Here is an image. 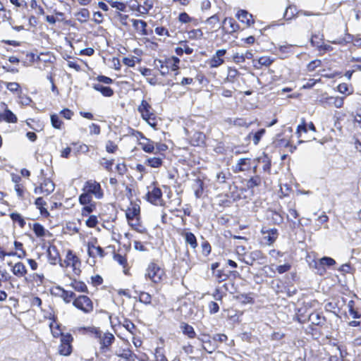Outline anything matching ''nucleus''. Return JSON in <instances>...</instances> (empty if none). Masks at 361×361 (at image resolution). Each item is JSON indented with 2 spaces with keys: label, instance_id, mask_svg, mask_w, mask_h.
Instances as JSON below:
<instances>
[{
  "label": "nucleus",
  "instance_id": "nucleus-34",
  "mask_svg": "<svg viewBox=\"0 0 361 361\" xmlns=\"http://www.w3.org/2000/svg\"><path fill=\"white\" fill-rule=\"evenodd\" d=\"M226 121L229 123H233L234 126H240V127H245L248 128L251 123H247L246 121L243 118H236L234 121H232L231 118H228Z\"/></svg>",
  "mask_w": 361,
  "mask_h": 361
},
{
  "label": "nucleus",
  "instance_id": "nucleus-47",
  "mask_svg": "<svg viewBox=\"0 0 361 361\" xmlns=\"http://www.w3.org/2000/svg\"><path fill=\"white\" fill-rule=\"evenodd\" d=\"M264 133H265V130L264 129H260L257 133L253 134L252 140H253V142H254V144L255 145H257L259 142V141L261 140V137L263 136V135Z\"/></svg>",
  "mask_w": 361,
  "mask_h": 361
},
{
  "label": "nucleus",
  "instance_id": "nucleus-42",
  "mask_svg": "<svg viewBox=\"0 0 361 361\" xmlns=\"http://www.w3.org/2000/svg\"><path fill=\"white\" fill-rule=\"evenodd\" d=\"M61 290V297L66 302H69L71 299L75 297V294L72 291H68L63 288H60Z\"/></svg>",
  "mask_w": 361,
  "mask_h": 361
},
{
  "label": "nucleus",
  "instance_id": "nucleus-53",
  "mask_svg": "<svg viewBox=\"0 0 361 361\" xmlns=\"http://www.w3.org/2000/svg\"><path fill=\"white\" fill-rule=\"evenodd\" d=\"M291 268V265L288 263L283 264V265H279L276 267V269L279 274H283L285 272L288 271Z\"/></svg>",
  "mask_w": 361,
  "mask_h": 361
},
{
  "label": "nucleus",
  "instance_id": "nucleus-17",
  "mask_svg": "<svg viewBox=\"0 0 361 361\" xmlns=\"http://www.w3.org/2000/svg\"><path fill=\"white\" fill-rule=\"evenodd\" d=\"M49 262L51 264H56L59 260V254L56 246H49L47 250Z\"/></svg>",
  "mask_w": 361,
  "mask_h": 361
},
{
  "label": "nucleus",
  "instance_id": "nucleus-25",
  "mask_svg": "<svg viewBox=\"0 0 361 361\" xmlns=\"http://www.w3.org/2000/svg\"><path fill=\"white\" fill-rule=\"evenodd\" d=\"M204 183L200 179H196L195 185L193 186L194 191H195V195L196 198H200L202 196L203 191H204Z\"/></svg>",
  "mask_w": 361,
  "mask_h": 361
},
{
  "label": "nucleus",
  "instance_id": "nucleus-29",
  "mask_svg": "<svg viewBox=\"0 0 361 361\" xmlns=\"http://www.w3.org/2000/svg\"><path fill=\"white\" fill-rule=\"evenodd\" d=\"M161 157H149L146 159V164L153 168H159L162 165Z\"/></svg>",
  "mask_w": 361,
  "mask_h": 361
},
{
  "label": "nucleus",
  "instance_id": "nucleus-62",
  "mask_svg": "<svg viewBox=\"0 0 361 361\" xmlns=\"http://www.w3.org/2000/svg\"><path fill=\"white\" fill-rule=\"evenodd\" d=\"M60 114L66 119H71L73 115V112L69 109H64L60 111Z\"/></svg>",
  "mask_w": 361,
  "mask_h": 361
},
{
  "label": "nucleus",
  "instance_id": "nucleus-11",
  "mask_svg": "<svg viewBox=\"0 0 361 361\" xmlns=\"http://www.w3.org/2000/svg\"><path fill=\"white\" fill-rule=\"evenodd\" d=\"M235 16L240 22L245 23L247 26H250L254 23L252 15L245 10H239Z\"/></svg>",
  "mask_w": 361,
  "mask_h": 361
},
{
  "label": "nucleus",
  "instance_id": "nucleus-19",
  "mask_svg": "<svg viewBox=\"0 0 361 361\" xmlns=\"http://www.w3.org/2000/svg\"><path fill=\"white\" fill-rule=\"evenodd\" d=\"M308 320L314 325H322L325 322V318L318 312H312L308 317Z\"/></svg>",
  "mask_w": 361,
  "mask_h": 361
},
{
  "label": "nucleus",
  "instance_id": "nucleus-52",
  "mask_svg": "<svg viewBox=\"0 0 361 361\" xmlns=\"http://www.w3.org/2000/svg\"><path fill=\"white\" fill-rule=\"evenodd\" d=\"M140 301L145 304H149L151 302V295L145 292H142L140 295Z\"/></svg>",
  "mask_w": 361,
  "mask_h": 361
},
{
  "label": "nucleus",
  "instance_id": "nucleus-18",
  "mask_svg": "<svg viewBox=\"0 0 361 361\" xmlns=\"http://www.w3.org/2000/svg\"><path fill=\"white\" fill-rule=\"evenodd\" d=\"M92 87L95 90L100 92L105 97H111L114 94V90L111 87H105L101 83H94Z\"/></svg>",
  "mask_w": 361,
  "mask_h": 361
},
{
  "label": "nucleus",
  "instance_id": "nucleus-1",
  "mask_svg": "<svg viewBox=\"0 0 361 361\" xmlns=\"http://www.w3.org/2000/svg\"><path fill=\"white\" fill-rule=\"evenodd\" d=\"M180 59L178 57L173 56L171 58L162 59H157L154 61L155 67L160 71L162 75H166L169 71H176L178 68Z\"/></svg>",
  "mask_w": 361,
  "mask_h": 361
},
{
  "label": "nucleus",
  "instance_id": "nucleus-4",
  "mask_svg": "<svg viewBox=\"0 0 361 361\" xmlns=\"http://www.w3.org/2000/svg\"><path fill=\"white\" fill-rule=\"evenodd\" d=\"M99 339V342L101 345L100 350L102 352H106L109 350L110 346L115 341L114 336L110 332H102L100 331V336L96 337Z\"/></svg>",
  "mask_w": 361,
  "mask_h": 361
},
{
  "label": "nucleus",
  "instance_id": "nucleus-51",
  "mask_svg": "<svg viewBox=\"0 0 361 361\" xmlns=\"http://www.w3.org/2000/svg\"><path fill=\"white\" fill-rule=\"evenodd\" d=\"M301 132H304V133L307 132V124L305 123V119L302 120L301 124L299 125L297 128L296 133L298 134V137H300Z\"/></svg>",
  "mask_w": 361,
  "mask_h": 361
},
{
  "label": "nucleus",
  "instance_id": "nucleus-9",
  "mask_svg": "<svg viewBox=\"0 0 361 361\" xmlns=\"http://www.w3.org/2000/svg\"><path fill=\"white\" fill-rule=\"evenodd\" d=\"M223 26L221 29L227 33H232L239 29L238 24L232 18H226L222 22Z\"/></svg>",
  "mask_w": 361,
  "mask_h": 361
},
{
  "label": "nucleus",
  "instance_id": "nucleus-63",
  "mask_svg": "<svg viewBox=\"0 0 361 361\" xmlns=\"http://www.w3.org/2000/svg\"><path fill=\"white\" fill-rule=\"evenodd\" d=\"M209 309L211 314H215L219 310V305L216 302H210L209 304Z\"/></svg>",
  "mask_w": 361,
  "mask_h": 361
},
{
  "label": "nucleus",
  "instance_id": "nucleus-5",
  "mask_svg": "<svg viewBox=\"0 0 361 361\" xmlns=\"http://www.w3.org/2000/svg\"><path fill=\"white\" fill-rule=\"evenodd\" d=\"M83 191H85L91 195H94L97 199H100L103 196L100 184L94 180L87 181L83 188Z\"/></svg>",
  "mask_w": 361,
  "mask_h": 361
},
{
  "label": "nucleus",
  "instance_id": "nucleus-6",
  "mask_svg": "<svg viewBox=\"0 0 361 361\" xmlns=\"http://www.w3.org/2000/svg\"><path fill=\"white\" fill-rule=\"evenodd\" d=\"M126 215L129 224L131 226H135L136 224H134L133 221L135 220L137 221L139 219L140 206L137 204H131V207L126 210Z\"/></svg>",
  "mask_w": 361,
  "mask_h": 361
},
{
  "label": "nucleus",
  "instance_id": "nucleus-31",
  "mask_svg": "<svg viewBox=\"0 0 361 361\" xmlns=\"http://www.w3.org/2000/svg\"><path fill=\"white\" fill-rule=\"evenodd\" d=\"M261 252L259 251L252 252L248 256L243 259V262L248 265H252L254 261L259 258Z\"/></svg>",
  "mask_w": 361,
  "mask_h": 361
},
{
  "label": "nucleus",
  "instance_id": "nucleus-23",
  "mask_svg": "<svg viewBox=\"0 0 361 361\" xmlns=\"http://www.w3.org/2000/svg\"><path fill=\"white\" fill-rule=\"evenodd\" d=\"M133 25L135 29L140 32L142 35H146L147 32H146L147 23L142 20H133Z\"/></svg>",
  "mask_w": 361,
  "mask_h": 361
},
{
  "label": "nucleus",
  "instance_id": "nucleus-7",
  "mask_svg": "<svg viewBox=\"0 0 361 361\" xmlns=\"http://www.w3.org/2000/svg\"><path fill=\"white\" fill-rule=\"evenodd\" d=\"M65 262L67 263V266H71L73 267L75 274H78L80 272L79 268L80 266V261L79 258L72 252V251L69 250L68 252Z\"/></svg>",
  "mask_w": 361,
  "mask_h": 361
},
{
  "label": "nucleus",
  "instance_id": "nucleus-41",
  "mask_svg": "<svg viewBox=\"0 0 361 361\" xmlns=\"http://www.w3.org/2000/svg\"><path fill=\"white\" fill-rule=\"evenodd\" d=\"M224 62V59L214 55L212 58L208 61V63L211 68H217L219 66H221Z\"/></svg>",
  "mask_w": 361,
  "mask_h": 361
},
{
  "label": "nucleus",
  "instance_id": "nucleus-21",
  "mask_svg": "<svg viewBox=\"0 0 361 361\" xmlns=\"http://www.w3.org/2000/svg\"><path fill=\"white\" fill-rule=\"evenodd\" d=\"M180 328L181 329L183 334L188 336L190 338H193L196 336V333L193 327L186 323L182 322Z\"/></svg>",
  "mask_w": 361,
  "mask_h": 361
},
{
  "label": "nucleus",
  "instance_id": "nucleus-26",
  "mask_svg": "<svg viewBox=\"0 0 361 361\" xmlns=\"http://www.w3.org/2000/svg\"><path fill=\"white\" fill-rule=\"evenodd\" d=\"M263 233H267V235L264 237L267 240L269 244L273 243L278 238L279 233L276 228H271L267 231H262Z\"/></svg>",
  "mask_w": 361,
  "mask_h": 361
},
{
  "label": "nucleus",
  "instance_id": "nucleus-44",
  "mask_svg": "<svg viewBox=\"0 0 361 361\" xmlns=\"http://www.w3.org/2000/svg\"><path fill=\"white\" fill-rule=\"evenodd\" d=\"M152 8V5L145 1L143 5H137V11L142 14H146Z\"/></svg>",
  "mask_w": 361,
  "mask_h": 361
},
{
  "label": "nucleus",
  "instance_id": "nucleus-14",
  "mask_svg": "<svg viewBox=\"0 0 361 361\" xmlns=\"http://www.w3.org/2000/svg\"><path fill=\"white\" fill-rule=\"evenodd\" d=\"M55 185L49 178H47L40 185L39 189L41 192H44L46 195H49L54 190Z\"/></svg>",
  "mask_w": 361,
  "mask_h": 361
},
{
  "label": "nucleus",
  "instance_id": "nucleus-2",
  "mask_svg": "<svg viewBox=\"0 0 361 361\" xmlns=\"http://www.w3.org/2000/svg\"><path fill=\"white\" fill-rule=\"evenodd\" d=\"M164 275V271L158 264L152 262L148 265L146 277L154 283H159Z\"/></svg>",
  "mask_w": 361,
  "mask_h": 361
},
{
  "label": "nucleus",
  "instance_id": "nucleus-50",
  "mask_svg": "<svg viewBox=\"0 0 361 361\" xmlns=\"http://www.w3.org/2000/svg\"><path fill=\"white\" fill-rule=\"evenodd\" d=\"M97 223V218L94 215L90 216L86 221V225L90 228L95 227Z\"/></svg>",
  "mask_w": 361,
  "mask_h": 361
},
{
  "label": "nucleus",
  "instance_id": "nucleus-64",
  "mask_svg": "<svg viewBox=\"0 0 361 361\" xmlns=\"http://www.w3.org/2000/svg\"><path fill=\"white\" fill-rule=\"evenodd\" d=\"M117 149V146L112 141H108L106 145V149L109 153H114Z\"/></svg>",
  "mask_w": 361,
  "mask_h": 361
},
{
  "label": "nucleus",
  "instance_id": "nucleus-48",
  "mask_svg": "<svg viewBox=\"0 0 361 361\" xmlns=\"http://www.w3.org/2000/svg\"><path fill=\"white\" fill-rule=\"evenodd\" d=\"M273 62V60L267 56H262L258 60V63L260 66H264L266 67L269 66Z\"/></svg>",
  "mask_w": 361,
  "mask_h": 361
},
{
  "label": "nucleus",
  "instance_id": "nucleus-15",
  "mask_svg": "<svg viewBox=\"0 0 361 361\" xmlns=\"http://www.w3.org/2000/svg\"><path fill=\"white\" fill-rule=\"evenodd\" d=\"M181 235L185 238V243L192 248L197 247V241L195 235L191 232H183Z\"/></svg>",
  "mask_w": 361,
  "mask_h": 361
},
{
  "label": "nucleus",
  "instance_id": "nucleus-8",
  "mask_svg": "<svg viewBox=\"0 0 361 361\" xmlns=\"http://www.w3.org/2000/svg\"><path fill=\"white\" fill-rule=\"evenodd\" d=\"M147 199L151 203L158 205L162 202V192L159 188H153L151 191L147 193Z\"/></svg>",
  "mask_w": 361,
  "mask_h": 361
},
{
  "label": "nucleus",
  "instance_id": "nucleus-37",
  "mask_svg": "<svg viewBox=\"0 0 361 361\" xmlns=\"http://www.w3.org/2000/svg\"><path fill=\"white\" fill-rule=\"evenodd\" d=\"M51 123L52 126L56 129H61L63 125V121L57 114L51 115Z\"/></svg>",
  "mask_w": 361,
  "mask_h": 361
},
{
  "label": "nucleus",
  "instance_id": "nucleus-12",
  "mask_svg": "<svg viewBox=\"0 0 361 361\" xmlns=\"http://www.w3.org/2000/svg\"><path fill=\"white\" fill-rule=\"evenodd\" d=\"M140 137L143 140L139 142V145L142 147V149L147 153H152L154 150V142L150 140L149 139L143 136V135L139 133Z\"/></svg>",
  "mask_w": 361,
  "mask_h": 361
},
{
  "label": "nucleus",
  "instance_id": "nucleus-43",
  "mask_svg": "<svg viewBox=\"0 0 361 361\" xmlns=\"http://www.w3.org/2000/svg\"><path fill=\"white\" fill-rule=\"evenodd\" d=\"M7 89L11 92H21L20 86L18 82H6Z\"/></svg>",
  "mask_w": 361,
  "mask_h": 361
},
{
  "label": "nucleus",
  "instance_id": "nucleus-46",
  "mask_svg": "<svg viewBox=\"0 0 361 361\" xmlns=\"http://www.w3.org/2000/svg\"><path fill=\"white\" fill-rule=\"evenodd\" d=\"M83 329L87 332L92 334H94L95 338L100 336V330L99 328L95 326H88V327H84Z\"/></svg>",
  "mask_w": 361,
  "mask_h": 361
},
{
  "label": "nucleus",
  "instance_id": "nucleus-22",
  "mask_svg": "<svg viewBox=\"0 0 361 361\" xmlns=\"http://www.w3.org/2000/svg\"><path fill=\"white\" fill-rule=\"evenodd\" d=\"M348 312L354 319H361V310L355 307V302L350 300L348 303Z\"/></svg>",
  "mask_w": 361,
  "mask_h": 361
},
{
  "label": "nucleus",
  "instance_id": "nucleus-38",
  "mask_svg": "<svg viewBox=\"0 0 361 361\" xmlns=\"http://www.w3.org/2000/svg\"><path fill=\"white\" fill-rule=\"evenodd\" d=\"M336 264V261L329 257H324L320 259L319 262H318V266H321V264L324 267H330Z\"/></svg>",
  "mask_w": 361,
  "mask_h": 361
},
{
  "label": "nucleus",
  "instance_id": "nucleus-45",
  "mask_svg": "<svg viewBox=\"0 0 361 361\" xmlns=\"http://www.w3.org/2000/svg\"><path fill=\"white\" fill-rule=\"evenodd\" d=\"M35 204L36 206L37 207V208H39L40 209V212L42 214H49L48 212L47 211L46 209H44L42 206L44 204H45V202L44 201V200L42 199V197H37L35 200Z\"/></svg>",
  "mask_w": 361,
  "mask_h": 361
},
{
  "label": "nucleus",
  "instance_id": "nucleus-61",
  "mask_svg": "<svg viewBox=\"0 0 361 361\" xmlns=\"http://www.w3.org/2000/svg\"><path fill=\"white\" fill-rule=\"evenodd\" d=\"M154 32L157 35H160V36H163V35L169 36L168 30H166L164 27H157L154 30Z\"/></svg>",
  "mask_w": 361,
  "mask_h": 361
},
{
  "label": "nucleus",
  "instance_id": "nucleus-36",
  "mask_svg": "<svg viewBox=\"0 0 361 361\" xmlns=\"http://www.w3.org/2000/svg\"><path fill=\"white\" fill-rule=\"evenodd\" d=\"M59 353L62 355H68L71 353V345L68 343H63L59 348Z\"/></svg>",
  "mask_w": 361,
  "mask_h": 361
},
{
  "label": "nucleus",
  "instance_id": "nucleus-16",
  "mask_svg": "<svg viewBox=\"0 0 361 361\" xmlns=\"http://www.w3.org/2000/svg\"><path fill=\"white\" fill-rule=\"evenodd\" d=\"M88 255L90 257H95L99 255L101 257L104 256V250L100 246H95L93 244L88 243Z\"/></svg>",
  "mask_w": 361,
  "mask_h": 361
},
{
  "label": "nucleus",
  "instance_id": "nucleus-30",
  "mask_svg": "<svg viewBox=\"0 0 361 361\" xmlns=\"http://www.w3.org/2000/svg\"><path fill=\"white\" fill-rule=\"evenodd\" d=\"M71 286L78 292L86 293L87 292V287L84 282L73 280L71 283Z\"/></svg>",
  "mask_w": 361,
  "mask_h": 361
},
{
  "label": "nucleus",
  "instance_id": "nucleus-39",
  "mask_svg": "<svg viewBox=\"0 0 361 361\" xmlns=\"http://www.w3.org/2000/svg\"><path fill=\"white\" fill-rule=\"evenodd\" d=\"M10 217L13 221L18 222L20 228H23L25 226V221L20 214L11 213L10 214Z\"/></svg>",
  "mask_w": 361,
  "mask_h": 361
},
{
  "label": "nucleus",
  "instance_id": "nucleus-40",
  "mask_svg": "<svg viewBox=\"0 0 361 361\" xmlns=\"http://www.w3.org/2000/svg\"><path fill=\"white\" fill-rule=\"evenodd\" d=\"M79 202L83 205L90 204L92 202V195L84 191L79 197Z\"/></svg>",
  "mask_w": 361,
  "mask_h": 361
},
{
  "label": "nucleus",
  "instance_id": "nucleus-24",
  "mask_svg": "<svg viewBox=\"0 0 361 361\" xmlns=\"http://www.w3.org/2000/svg\"><path fill=\"white\" fill-rule=\"evenodd\" d=\"M13 274L17 276H24L27 274V269L22 262L16 263L12 269Z\"/></svg>",
  "mask_w": 361,
  "mask_h": 361
},
{
  "label": "nucleus",
  "instance_id": "nucleus-35",
  "mask_svg": "<svg viewBox=\"0 0 361 361\" xmlns=\"http://www.w3.org/2000/svg\"><path fill=\"white\" fill-rule=\"evenodd\" d=\"M269 217L275 224H280L283 222V216L276 211H271Z\"/></svg>",
  "mask_w": 361,
  "mask_h": 361
},
{
  "label": "nucleus",
  "instance_id": "nucleus-54",
  "mask_svg": "<svg viewBox=\"0 0 361 361\" xmlns=\"http://www.w3.org/2000/svg\"><path fill=\"white\" fill-rule=\"evenodd\" d=\"M178 20L180 22L183 23H188L192 21V18H190L188 13L185 12H183L180 13L178 16Z\"/></svg>",
  "mask_w": 361,
  "mask_h": 361
},
{
  "label": "nucleus",
  "instance_id": "nucleus-13",
  "mask_svg": "<svg viewBox=\"0 0 361 361\" xmlns=\"http://www.w3.org/2000/svg\"><path fill=\"white\" fill-rule=\"evenodd\" d=\"M1 106L4 108V111L0 114V116H2L3 119L8 123H16L18 121L16 116L7 108L5 103H2Z\"/></svg>",
  "mask_w": 361,
  "mask_h": 361
},
{
  "label": "nucleus",
  "instance_id": "nucleus-20",
  "mask_svg": "<svg viewBox=\"0 0 361 361\" xmlns=\"http://www.w3.org/2000/svg\"><path fill=\"white\" fill-rule=\"evenodd\" d=\"M250 167V159L241 158L238 161L235 171H244Z\"/></svg>",
  "mask_w": 361,
  "mask_h": 361
},
{
  "label": "nucleus",
  "instance_id": "nucleus-10",
  "mask_svg": "<svg viewBox=\"0 0 361 361\" xmlns=\"http://www.w3.org/2000/svg\"><path fill=\"white\" fill-rule=\"evenodd\" d=\"M139 112L141 114L143 119H146L148 116L154 115L153 109L151 105L145 100H142L141 104L137 108Z\"/></svg>",
  "mask_w": 361,
  "mask_h": 361
},
{
  "label": "nucleus",
  "instance_id": "nucleus-55",
  "mask_svg": "<svg viewBox=\"0 0 361 361\" xmlns=\"http://www.w3.org/2000/svg\"><path fill=\"white\" fill-rule=\"evenodd\" d=\"M322 64V62L320 60H314L312 61L310 63L307 65V69L309 71H313L315 70L317 67L320 66Z\"/></svg>",
  "mask_w": 361,
  "mask_h": 361
},
{
  "label": "nucleus",
  "instance_id": "nucleus-59",
  "mask_svg": "<svg viewBox=\"0 0 361 361\" xmlns=\"http://www.w3.org/2000/svg\"><path fill=\"white\" fill-rule=\"evenodd\" d=\"M96 80L99 82L98 83L111 84L113 82V80L109 77L104 75H99Z\"/></svg>",
  "mask_w": 361,
  "mask_h": 361
},
{
  "label": "nucleus",
  "instance_id": "nucleus-58",
  "mask_svg": "<svg viewBox=\"0 0 361 361\" xmlns=\"http://www.w3.org/2000/svg\"><path fill=\"white\" fill-rule=\"evenodd\" d=\"M202 254L207 256L211 252V245L207 241H204L202 244Z\"/></svg>",
  "mask_w": 361,
  "mask_h": 361
},
{
  "label": "nucleus",
  "instance_id": "nucleus-28",
  "mask_svg": "<svg viewBox=\"0 0 361 361\" xmlns=\"http://www.w3.org/2000/svg\"><path fill=\"white\" fill-rule=\"evenodd\" d=\"M262 183V178L259 176L257 175L251 177L247 180L246 185L248 189H252L255 187L259 186Z\"/></svg>",
  "mask_w": 361,
  "mask_h": 361
},
{
  "label": "nucleus",
  "instance_id": "nucleus-32",
  "mask_svg": "<svg viewBox=\"0 0 361 361\" xmlns=\"http://www.w3.org/2000/svg\"><path fill=\"white\" fill-rule=\"evenodd\" d=\"M298 11L295 6H289L286 8L283 16L287 20H291L296 15H298Z\"/></svg>",
  "mask_w": 361,
  "mask_h": 361
},
{
  "label": "nucleus",
  "instance_id": "nucleus-60",
  "mask_svg": "<svg viewBox=\"0 0 361 361\" xmlns=\"http://www.w3.org/2000/svg\"><path fill=\"white\" fill-rule=\"evenodd\" d=\"M94 208H95V204H90V205L86 204V206L84 207L82 209V215L83 216L88 215L89 214H90L91 212H93Z\"/></svg>",
  "mask_w": 361,
  "mask_h": 361
},
{
  "label": "nucleus",
  "instance_id": "nucleus-33",
  "mask_svg": "<svg viewBox=\"0 0 361 361\" xmlns=\"http://www.w3.org/2000/svg\"><path fill=\"white\" fill-rule=\"evenodd\" d=\"M212 274L215 279L219 283L226 281L228 278V275L221 269L214 271Z\"/></svg>",
  "mask_w": 361,
  "mask_h": 361
},
{
  "label": "nucleus",
  "instance_id": "nucleus-56",
  "mask_svg": "<svg viewBox=\"0 0 361 361\" xmlns=\"http://www.w3.org/2000/svg\"><path fill=\"white\" fill-rule=\"evenodd\" d=\"M114 259L119 264L125 267L126 264V259L125 257L122 256L120 254H114Z\"/></svg>",
  "mask_w": 361,
  "mask_h": 361
},
{
  "label": "nucleus",
  "instance_id": "nucleus-57",
  "mask_svg": "<svg viewBox=\"0 0 361 361\" xmlns=\"http://www.w3.org/2000/svg\"><path fill=\"white\" fill-rule=\"evenodd\" d=\"M219 22V18L217 15H213L212 16L208 18L206 20V23L214 27L215 24Z\"/></svg>",
  "mask_w": 361,
  "mask_h": 361
},
{
  "label": "nucleus",
  "instance_id": "nucleus-3",
  "mask_svg": "<svg viewBox=\"0 0 361 361\" xmlns=\"http://www.w3.org/2000/svg\"><path fill=\"white\" fill-rule=\"evenodd\" d=\"M73 305L85 313H90L93 310L92 300L86 295H80L73 301Z\"/></svg>",
  "mask_w": 361,
  "mask_h": 361
},
{
  "label": "nucleus",
  "instance_id": "nucleus-27",
  "mask_svg": "<svg viewBox=\"0 0 361 361\" xmlns=\"http://www.w3.org/2000/svg\"><path fill=\"white\" fill-rule=\"evenodd\" d=\"M32 229L35 235L39 238L45 236L47 233L49 234V232L39 223L34 224Z\"/></svg>",
  "mask_w": 361,
  "mask_h": 361
},
{
  "label": "nucleus",
  "instance_id": "nucleus-49",
  "mask_svg": "<svg viewBox=\"0 0 361 361\" xmlns=\"http://www.w3.org/2000/svg\"><path fill=\"white\" fill-rule=\"evenodd\" d=\"M145 120L147 122V123L151 127H152L153 128H155V129L157 128V116H155V114L152 115L150 116H148Z\"/></svg>",
  "mask_w": 361,
  "mask_h": 361
}]
</instances>
